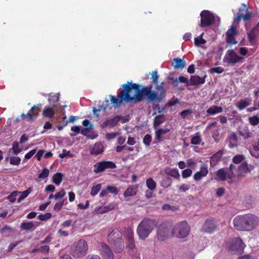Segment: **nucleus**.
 <instances>
[{
  "mask_svg": "<svg viewBox=\"0 0 259 259\" xmlns=\"http://www.w3.org/2000/svg\"><path fill=\"white\" fill-rule=\"evenodd\" d=\"M31 192L32 188L29 187L26 190L22 192H19V194H21V195L18 199V202L20 203L24 199L27 197Z\"/></svg>",
  "mask_w": 259,
  "mask_h": 259,
  "instance_id": "nucleus-40",
  "label": "nucleus"
},
{
  "mask_svg": "<svg viewBox=\"0 0 259 259\" xmlns=\"http://www.w3.org/2000/svg\"><path fill=\"white\" fill-rule=\"evenodd\" d=\"M122 233L117 228L113 229L108 235V241L115 244L121 241Z\"/></svg>",
  "mask_w": 259,
  "mask_h": 259,
  "instance_id": "nucleus-11",
  "label": "nucleus"
},
{
  "mask_svg": "<svg viewBox=\"0 0 259 259\" xmlns=\"http://www.w3.org/2000/svg\"><path fill=\"white\" fill-rule=\"evenodd\" d=\"M192 111L191 110H185L180 113V115L183 118H186L191 115Z\"/></svg>",
  "mask_w": 259,
  "mask_h": 259,
  "instance_id": "nucleus-64",
  "label": "nucleus"
},
{
  "mask_svg": "<svg viewBox=\"0 0 259 259\" xmlns=\"http://www.w3.org/2000/svg\"><path fill=\"white\" fill-rule=\"evenodd\" d=\"M237 34V31L234 26H232L231 28L228 30L226 32V39L228 43L231 44H236L237 41L234 40V36Z\"/></svg>",
  "mask_w": 259,
  "mask_h": 259,
  "instance_id": "nucleus-16",
  "label": "nucleus"
},
{
  "mask_svg": "<svg viewBox=\"0 0 259 259\" xmlns=\"http://www.w3.org/2000/svg\"><path fill=\"white\" fill-rule=\"evenodd\" d=\"M155 222L149 219H144L138 225L137 233L141 240H145L152 232L155 227Z\"/></svg>",
  "mask_w": 259,
  "mask_h": 259,
  "instance_id": "nucleus-3",
  "label": "nucleus"
},
{
  "mask_svg": "<svg viewBox=\"0 0 259 259\" xmlns=\"http://www.w3.org/2000/svg\"><path fill=\"white\" fill-rule=\"evenodd\" d=\"M223 111V108L221 107L218 106H212L209 108L207 110L206 112L209 115H214L217 113H221Z\"/></svg>",
  "mask_w": 259,
  "mask_h": 259,
  "instance_id": "nucleus-29",
  "label": "nucleus"
},
{
  "mask_svg": "<svg viewBox=\"0 0 259 259\" xmlns=\"http://www.w3.org/2000/svg\"><path fill=\"white\" fill-rule=\"evenodd\" d=\"M41 106L40 104H38L37 105H34L32 108L30 109L29 112L27 114H25L24 113H22L21 114V117L22 118H25L26 117L28 118V121H33L35 119L34 116H36L38 114L40 107Z\"/></svg>",
  "mask_w": 259,
  "mask_h": 259,
  "instance_id": "nucleus-12",
  "label": "nucleus"
},
{
  "mask_svg": "<svg viewBox=\"0 0 259 259\" xmlns=\"http://www.w3.org/2000/svg\"><path fill=\"white\" fill-rule=\"evenodd\" d=\"M19 194V192L14 191L11 193L8 196V199L11 202H14L16 200L17 195Z\"/></svg>",
  "mask_w": 259,
  "mask_h": 259,
  "instance_id": "nucleus-50",
  "label": "nucleus"
},
{
  "mask_svg": "<svg viewBox=\"0 0 259 259\" xmlns=\"http://www.w3.org/2000/svg\"><path fill=\"white\" fill-rule=\"evenodd\" d=\"M101 184H98L92 187L91 195L93 196L96 195L101 189Z\"/></svg>",
  "mask_w": 259,
  "mask_h": 259,
  "instance_id": "nucleus-44",
  "label": "nucleus"
},
{
  "mask_svg": "<svg viewBox=\"0 0 259 259\" xmlns=\"http://www.w3.org/2000/svg\"><path fill=\"white\" fill-rule=\"evenodd\" d=\"M251 169V166H249L246 162H243L238 168L237 175L240 177L244 176L246 174L250 172Z\"/></svg>",
  "mask_w": 259,
  "mask_h": 259,
  "instance_id": "nucleus-17",
  "label": "nucleus"
},
{
  "mask_svg": "<svg viewBox=\"0 0 259 259\" xmlns=\"http://www.w3.org/2000/svg\"><path fill=\"white\" fill-rule=\"evenodd\" d=\"M49 175V170L47 168H44L42 172L39 174L38 178L39 179H44L47 178Z\"/></svg>",
  "mask_w": 259,
  "mask_h": 259,
  "instance_id": "nucleus-51",
  "label": "nucleus"
},
{
  "mask_svg": "<svg viewBox=\"0 0 259 259\" xmlns=\"http://www.w3.org/2000/svg\"><path fill=\"white\" fill-rule=\"evenodd\" d=\"M124 235L126 239H131L134 238V231L131 228H126L124 230Z\"/></svg>",
  "mask_w": 259,
  "mask_h": 259,
  "instance_id": "nucleus-43",
  "label": "nucleus"
},
{
  "mask_svg": "<svg viewBox=\"0 0 259 259\" xmlns=\"http://www.w3.org/2000/svg\"><path fill=\"white\" fill-rule=\"evenodd\" d=\"M155 130V139L158 141H162L163 136L167 133L169 131V129L167 128H156Z\"/></svg>",
  "mask_w": 259,
  "mask_h": 259,
  "instance_id": "nucleus-24",
  "label": "nucleus"
},
{
  "mask_svg": "<svg viewBox=\"0 0 259 259\" xmlns=\"http://www.w3.org/2000/svg\"><path fill=\"white\" fill-rule=\"evenodd\" d=\"M215 228V224L212 220H207L202 226L201 230L204 232L211 233Z\"/></svg>",
  "mask_w": 259,
  "mask_h": 259,
  "instance_id": "nucleus-19",
  "label": "nucleus"
},
{
  "mask_svg": "<svg viewBox=\"0 0 259 259\" xmlns=\"http://www.w3.org/2000/svg\"><path fill=\"white\" fill-rule=\"evenodd\" d=\"M201 22L200 26L205 27L209 26L214 21L215 18L213 14L207 10H203L200 13Z\"/></svg>",
  "mask_w": 259,
  "mask_h": 259,
  "instance_id": "nucleus-7",
  "label": "nucleus"
},
{
  "mask_svg": "<svg viewBox=\"0 0 259 259\" xmlns=\"http://www.w3.org/2000/svg\"><path fill=\"white\" fill-rule=\"evenodd\" d=\"M62 178L63 175L60 172H57L53 177V182L58 186L61 183Z\"/></svg>",
  "mask_w": 259,
  "mask_h": 259,
  "instance_id": "nucleus-39",
  "label": "nucleus"
},
{
  "mask_svg": "<svg viewBox=\"0 0 259 259\" xmlns=\"http://www.w3.org/2000/svg\"><path fill=\"white\" fill-rule=\"evenodd\" d=\"M88 250V245L87 242L80 239L74 245L72 249V254L74 257H80L84 256Z\"/></svg>",
  "mask_w": 259,
  "mask_h": 259,
  "instance_id": "nucleus-5",
  "label": "nucleus"
},
{
  "mask_svg": "<svg viewBox=\"0 0 259 259\" xmlns=\"http://www.w3.org/2000/svg\"><path fill=\"white\" fill-rule=\"evenodd\" d=\"M245 246V244L240 238H236L232 240L229 248L234 253L240 254L243 252Z\"/></svg>",
  "mask_w": 259,
  "mask_h": 259,
  "instance_id": "nucleus-10",
  "label": "nucleus"
},
{
  "mask_svg": "<svg viewBox=\"0 0 259 259\" xmlns=\"http://www.w3.org/2000/svg\"><path fill=\"white\" fill-rule=\"evenodd\" d=\"M152 137L149 134L145 136L143 139V143L147 146H149L151 142Z\"/></svg>",
  "mask_w": 259,
  "mask_h": 259,
  "instance_id": "nucleus-63",
  "label": "nucleus"
},
{
  "mask_svg": "<svg viewBox=\"0 0 259 259\" xmlns=\"http://www.w3.org/2000/svg\"><path fill=\"white\" fill-rule=\"evenodd\" d=\"M55 113V111L53 108L46 107L44 109L42 115L44 117L52 118L54 116Z\"/></svg>",
  "mask_w": 259,
  "mask_h": 259,
  "instance_id": "nucleus-34",
  "label": "nucleus"
},
{
  "mask_svg": "<svg viewBox=\"0 0 259 259\" xmlns=\"http://www.w3.org/2000/svg\"><path fill=\"white\" fill-rule=\"evenodd\" d=\"M116 167V164L110 161H102L99 162L94 165V172L99 173L106 169H113Z\"/></svg>",
  "mask_w": 259,
  "mask_h": 259,
  "instance_id": "nucleus-9",
  "label": "nucleus"
},
{
  "mask_svg": "<svg viewBox=\"0 0 259 259\" xmlns=\"http://www.w3.org/2000/svg\"><path fill=\"white\" fill-rule=\"evenodd\" d=\"M251 103V100L248 99H241L238 101L236 106L239 110H242L246 107L248 106Z\"/></svg>",
  "mask_w": 259,
  "mask_h": 259,
  "instance_id": "nucleus-26",
  "label": "nucleus"
},
{
  "mask_svg": "<svg viewBox=\"0 0 259 259\" xmlns=\"http://www.w3.org/2000/svg\"><path fill=\"white\" fill-rule=\"evenodd\" d=\"M110 97L112 103L116 106L119 105L122 101H124L123 95L120 96V92L118 94V98L112 95H110Z\"/></svg>",
  "mask_w": 259,
  "mask_h": 259,
  "instance_id": "nucleus-32",
  "label": "nucleus"
},
{
  "mask_svg": "<svg viewBox=\"0 0 259 259\" xmlns=\"http://www.w3.org/2000/svg\"><path fill=\"white\" fill-rule=\"evenodd\" d=\"M239 133L240 135L242 136L245 139L250 138L252 136V134L250 132L248 127L246 126L240 128L239 130Z\"/></svg>",
  "mask_w": 259,
  "mask_h": 259,
  "instance_id": "nucleus-30",
  "label": "nucleus"
},
{
  "mask_svg": "<svg viewBox=\"0 0 259 259\" xmlns=\"http://www.w3.org/2000/svg\"><path fill=\"white\" fill-rule=\"evenodd\" d=\"M74 155L71 154L70 151H67L66 149H63L62 152L59 154V157L62 159L66 157H73Z\"/></svg>",
  "mask_w": 259,
  "mask_h": 259,
  "instance_id": "nucleus-46",
  "label": "nucleus"
},
{
  "mask_svg": "<svg viewBox=\"0 0 259 259\" xmlns=\"http://www.w3.org/2000/svg\"><path fill=\"white\" fill-rule=\"evenodd\" d=\"M203 34L204 33H202L200 36L194 38L195 46H200L201 45H204L205 44L206 40L202 38Z\"/></svg>",
  "mask_w": 259,
  "mask_h": 259,
  "instance_id": "nucleus-42",
  "label": "nucleus"
},
{
  "mask_svg": "<svg viewBox=\"0 0 259 259\" xmlns=\"http://www.w3.org/2000/svg\"><path fill=\"white\" fill-rule=\"evenodd\" d=\"M12 149L14 155H17L22 150V148L19 147V143L17 141L14 142L12 144Z\"/></svg>",
  "mask_w": 259,
  "mask_h": 259,
  "instance_id": "nucleus-41",
  "label": "nucleus"
},
{
  "mask_svg": "<svg viewBox=\"0 0 259 259\" xmlns=\"http://www.w3.org/2000/svg\"><path fill=\"white\" fill-rule=\"evenodd\" d=\"M65 194H66V192H65V190L64 189H62L61 191L56 193L54 195V198L56 200H57L59 198H61L63 197L65 195Z\"/></svg>",
  "mask_w": 259,
  "mask_h": 259,
  "instance_id": "nucleus-61",
  "label": "nucleus"
},
{
  "mask_svg": "<svg viewBox=\"0 0 259 259\" xmlns=\"http://www.w3.org/2000/svg\"><path fill=\"white\" fill-rule=\"evenodd\" d=\"M235 168L233 165L231 164L229 167L219 169L215 174L214 179L217 181H223L227 178L232 179L234 175L233 169Z\"/></svg>",
  "mask_w": 259,
  "mask_h": 259,
  "instance_id": "nucleus-6",
  "label": "nucleus"
},
{
  "mask_svg": "<svg viewBox=\"0 0 259 259\" xmlns=\"http://www.w3.org/2000/svg\"><path fill=\"white\" fill-rule=\"evenodd\" d=\"M224 154V150H221L218 151L217 153L214 154L210 159V166H214L220 160Z\"/></svg>",
  "mask_w": 259,
  "mask_h": 259,
  "instance_id": "nucleus-20",
  "label": "nucleus"
},
{
  "mask_svg": "<svg viewBox=\"0 0 259 259\" xmlns=\"http://www.w3.org/2000/svg\"><path fill=\"white\" fill-rule=\"evenodd\" d=\"M94 211L96 213L102 214V213L107 212V210H106L105 206H102L96 207L94 209Z\"/></svg>",
  "mask_w": 259,
  "mask_h": 259,
  "instance_id": "nucleus-57",
  "label": "nucleus"
},
{
  "mask_svg": "<svg viewBox=\"0 0 259 259\" xmlns=\"http://www.w3.org/2000/svg\"><path fill=\"white\" fill-rule=\"evenodd\" d=\"M229 147L231 148H234L237 145L238 137L234 133H231L228 136Z\"/></svg>",
  "mask_w": 259,
  "mask_h": 259,
  "instance_id": "nucleus-27",
  "label": "nucleus"
},
{
  "mask_svg": "<svg viewBox=\"0 0 259 259\" xmlns=\"http://www.w3.org/2000/svg\"><path fill=\"white\" fill-rule=\"evenodd\" d=\"M71 131L74 132V134L70 133V135L71 137H74L81 132L80 127L77 125L72 126L71 128Z\"/></svg>",
  "mask_w": 259,
  "mask_h": 259,
  "instance_id": "nucleus-53",
  "label": "nucleus"
},
{
  "mask_svg": "<svg viewBox=\"0 0 259 259\" xmlns=\"http://www.w3.org/2000/svg\"><path fill=\"white\" fill-rule=\"evenodd\" d=\"M249 122L252 125H256L259 123V115H254L248 118Z\"/></svg>",
  "mask_w": 259,
  "mask_h": 259,
  "instance_id": "nucleus-45",
  "label": "nucleus"
},
{
  "mask_svg": "<svg viewBox=\"0 0 259 259\" xmlns=\"http://www.w3.org/2000/svg\"><path fill=\"white\" fill-rule=\"evenodd\" d=\"M172 66L175 69L183 68L186 66L185 61L180 58H174L172 62Z\"/></svg>",
  "mask_w": 259,
  "mask_h": 259,
  "instance_id": "nucleus-28",
  "label": "nucleus"
},
{
  "mask_svg": "<svg viewBox=\"0 0 259 259\" xmlns=\"http://www.w3.org/2000/svg\"><path fill=\"white\" fill-rule=\"evenodd\" d=\"M205 82V78L199 76H192L190 79V84L195 85L203 84Z\"/></svg>",
  "mask_w": 259,
  "mask_h": 259,
  "instance_id": "nucleus-25",
  "label": "nucleus"
},
{
  "mask_svg": "<svg viewBox=\"0 0 259 259\" xmlns=\"http://www.w3.org/2000/svg\"><path fill=\"white\" fill-rule=\"evenodd\" d=\"M202 141V138L199 133H196L191 136V143L193 145H199Z\"/></svg>",
  "mask_w": 259,
  "mask_h": 259,
  "instance_id": "nucleus-35",
  "label": "nucleus"
},
{
  "mask_svg": "<svg viewBox=\"0 0 259 259\" xmlns=\"http://www.w3.org/2000/svg\"><path fill=\"white\" fill-rule=\"evenodd\" d=\"M171 184V180L169 178H165L161 182V186L164 188H168Z\"/></svg>",
  "mask_w": 259,
  "mask_h": 259,
  "instance_id": "nucleus-48",
  "label": "nucleus"
},
{
  "mask_svg": "<svg viewBox=\"0 0 259 259\" xmlns=\"http://www.w3.org/2000/svg\"><path fill=\"white\" fill-rule=\"evenodd\" d=\"M104 151L103 144L99 142L96 143L90 150V153L93 155H98L102 153Z\"/></svg>",
  "mask_w": 259,
  "mask_h": 259,
  "instance_id": "nucleus-18",
  "label": "nucleus"
},
{
  "mask_svg": "<svg viewBox=\"0 0 259 259\" xmlns=\"http://www.w3.org/2000/svg\"><path fill=\"white\" fill-rule=\"evenodd\" d=\"M91 139H94L97 138L98 134L97 132L93 131V130L90 131L89 132L87 133V135H84Z\"/></svg>",
  "mask_w": 259,
  "mask_h": 259,
  "instance_id": "nucleus-54",
  "label": "nucleus"
},
{
  "mask_svg": "<svg viewBox=\"0 0 259 259\" xmlns=\"http://www.w3.org/2000/svg\"><path fill=\"white\" fill-rule=\"evenodd\" d=\"M38 225L37 222L33 223L32 222H24L21 224L20 228L22 230H34Z\"/></svg>",
  "mask_w": 259,
  "mask_h": 259,
  "instance_id": "nucleus-23",
  "label": "nucleus"
},
{
  "mask_svg": "<svg viewBox=\"0 0 259 259\" xmlns=\"http://www.w3.org/2000/svg\"><path fill=\"white\" fill-rule=\"evenodd\" d=\"M256 37L255 29H252L248 33V39L251 45H254L256 43Z\"/></svg>",
  "mask_w": 259,
  "mask_h": 259,
  "instance_id": "nucleus-37",
  "label": "nucleus"
},
{
  "mask_svg": "<svg viewBox=\"0 0 259 259\" xmlns=\"http://www.w3.org/2000/svg\"><path fill=\"white\" fill-rule=\"evenodd\" d=\"M52 217L51 213H46L45 214H40L38 216V219L40 221H45L50 219Z\"/></svg>",
  "mask_w": 259,
  "mask_h": 259,
  "instance_id": "nucleus-59",
  "label": "nucleus"
},
{
  "mask_svg": "<svg viewBox=\"0 0 259 259\" xmlns=\"http://www.w3.org/2000/svg\"><path fill=\"white\" fill-rule=\"evenodd\" d=\"M244 157L243 155H237L233 158V161L235 164H238L243 161Z\"/></svg>",
  "mask_w": 259,
  "mask_h": 259,
  "instance_id": "nucleus-52",
  "label": "nucleus"
},
{
  "mask_svg": "<svg viewBox=\"0 0 259 259\" xmlns=\"http://www.w3.org/2000/svg\"><path fill=\"white\" fill-rule=\"evenodd\" d=\"M126 247L130 249L135 248V243L134 238L126 240Z\"/></svg>",
  "mask_w": 259,
  "mask_h": 259,
  "instance_id": "nucleus-55",
  "label": "nucleus"
},
{
  "mask_svg": "<svg viewBox=\"0 0 259 259\" xmlns=\"http://www.w3.org/2000/svg\"><path fill=\"white\" fill-rule=\"evenodd\" d=\"M82 123L83 126V128L81 130L80 133L82 135H87V133L93 129V125L88 119L84 120Z\"/></svg>",
  "mask_w": 259,
  "mask_h": 259,
  "instance_id": "nucleus-21",
  "label": "nucleus"
},
{
  "mask_svg": "<svg viewBox=\"0 0 259 259\" xmlns=\"http://www.w3.org/2000/svg\"><path fill=\"white\" fill-rule=\"evenodd\" d=\"M59 95L58 94H53V95H50L49 98V101L53 103L57 102L59 101Z\"/></svg>",
  "mask_w": 259,
  "mask_h": 259,
  "instance_id": "nucleus-56",
  "label": "nucleus"
},
{
  "mask_svg": "<svg viewBox=\"0 0 259 259\" xmlns=\"http://www.w3.org/2000/svg\"><path fill=\"white\" fill-rule=\"evenodd\" d=\"M208 174V165L206 164H203L201 165L200 170L194 175L193 179L196 181H199L203 178L206 177Z\"/></svg>",
  "mask_w": 259,
  "mask_h": 259,
  "instance_id": "nucleus-14",
  "label": "nucleus"
},
{
  "mask_svg": "<svg viewBox=\"0 0 259 259\" xmlns=\"http://www.w3.org/2000/svg\"><path fill=\"white\" fill-rule=\"evenodd\" d=\"M99 247L104 259H114L112 251L106 244L102 243Z\"/></svg>",
  "mask_w": 259,
  "mask_h": 259,
  "instance_id": "nucleus-15",
  "label": "nucleus"
},
{
  "mask_svg": "<svg viewBox=\"0 0 259 259\" xmlns=\"http://www.w3.org/2000/svg\"><path fill=\"white\" fill-rule=\"evenodd\" d=\"M137 193V188L133 186H130L124 192V197L134 196Z\"/></svg>",
  "mask_w": 259,
  "mask_h": 259,
  "instance_id": "nucleus-36",
  "label": "nucleus"
},
{
  "mask_svg": "<svg viewBox=\"0 0 259 259\" xmlns=\"http://www.w3.org/2000/svg\"><path fill=\"white\" fill-rule=\"evenodd\" d=\"M234 228L240 231H251L259 224L258 218L252 214L237 215L233 220Z\"/></svg>",
  "mask_w": 259,
  "mask_h": 259,
  "instance_id": "nucleus-2",
  "label": "nucleus"
},
{
  "mask_svg": "<svg viewBox=\"0 0 259 259\" xmlns=\"http://www.w3.org/2000/svg\"><path fill=\"white\" fill-rule=\"evenodd\" d=\"M164 121V118L161 116H156L154 119V126L155 128L160 125Z\"/></svg>",
  "mask_w": 259,
  "mask_h": 259,
  "instance_id": "nucleus-47",
  "label": "nucleus"
},
{
  "mask_svg": "<svg viewBox=\"0 0 259 259\" xmlns=\"http://www.w3.org/2000/svg\"><path fill=\"white\" fill-rule=\"evenodd\" d=\"M110 97L112 103L116 106L119 105L122 101H124L123 95L120 96V92L118 94V98L112 95H110Z\"/></svg>",
  "mask_w": 259,
  "mask_h": 259,
  "instance_id": "nucleus-31",
  "label": "nucleus"
},
{
  "mask_svg": "<svg viewBox=\"0 0 259 259\" xmlns=\"http://www.w3.org/2000/svg\"><path fill=\"white\" fill-rule=\"evenodd\" d=\"M192 174V170L190 169H186L182 171V175L183 178L189 177Z\"/></svg>",
  "mask_w": 259,
  "mask_h": 259,
  "instance_id": "nucleus-60",
  "label": "nucleus"
},
{
  "mask_svg": "<svg viewBox=\"0 0 259 259\" xmlns=\"http://www.w3.org/2000/svg\"><path fill=\"white\" fill-rule=\"evenodd\" d=\"M21 162V158L17 156H12L10 157V163L13 165H18Z\"/></svg>",
  "mask_w": 259,
  "mask_h": 259,
  "instance_id": "nucleus-49",
  "label": "nucleus"
},
{
  "mask_svg": "<svg viewBox=\"0 0 259 259\" xmlns=\"http://www.w3.org/2000/svg\"><path fill=\"white\" fill-rule=\"evenodd\" d=\"M243 59V57L238 56L234 50H231L227 51L224 61L228 64L234 65Z\"/></svg>",
  "mask_w": 259,
  "mask_h": 259,
  "instance_id": "nucleus-8",
  "label": "nucleus"
},
{
  "mask_svg": "<svg viewBox=\"0 0 259 259\" xmlns=\"http://www.w3.org/2000/svg\"><path fill=\"white\" fill-rule=\"evenodd\" d=\"M108 193H110L113 194H117L118 193V191L116 187L113 186H108L106 188Z\"/></svg>",
  "mask_w": 259,
  "mask_h": 259,
  "instance_id": "nucleus-58",
  "label": "nucleus"
},
{
  "mask_svg": "<svg viewBox=\"0 0 259 259\" xmlns=\"http://www.w3.org/2000/svg\"><path fill=\"white\" fill-rule=\"evenodd\" d=\"M224 69L222 67H217L211 68L210 69V72L211 73H221L224 71Z\"/></svg>",
  "mask_w": 259,
  "mask_h": 259,
  "instance_id": "nucleus-62",
  "label": "nucleus"
},
{
  "mask_svg": "<svg viewBox=\"0 0 259 259\" xmlns=\"http://www.w3.org/2000/svg\"><path fill=\"white\" fill-rule=\"evenodd\" d=\"M163 83L162 82L160 85L156 86V92L152 91L151 85L144 87L140 90L136 83L124 84L122 85L124 90L120 91V96L123 95V99L126 102H140L144 97H146V100L148 102H160L166 96V92L162 86Z\"/></svg>",
  "mask_w": 259,
  "mask_h": 259,
  "instance_id": "nucleus-1",
  "label": "nucleus"
},
{
  "mask_svg": "<svg viewBox=\"0 0 259 259\" xmlns=\"http://www.w3.org/2000/svg\"><path fill=\"white\" fill-rule=\"evenodd\" d=\"M146 185L148 189L152 191H153L156 187V182L151 178L146 180Z\"/></svg>",
  "mask_w": 259,
  "mask_h": 259,
  "instance_id": "nucleus-38",
  "label": "nucleus"
},
{
  "mask_svg": "<svg viewBox=\"0 0 259 259\" xmlns=\"http://www.w3.org/2000/svg\"><path fill=\"white\" fill-rule=\"evenodd\" d=\"M190 231V225L187 221H183L175 225L172 229L171 234L174 237L184 238L189 235Z\"/></svg>",
  "mask_w": 259,
  "mask_h": 259,
  "instance_id": "nucleus-4",
  "label": "nucleus"
},
{
  "mask_svg": "<svg viewBox=\"0 0 259 259\" xmlns=\"http://www.w3.org/2000/svg\"><path fill=\"white\" fill-rule=\"evenodd\" d=\"M119 119L120 118L118 116H116L112 119L107 120L102 123L101 127L103 128L106 127H112L117 124Z\"/></svg>",
  "mask_w": 259,
  "mask_h": 259,
  "instance_id": "nucleus-22",
  "label": "nucleus"
},
{
  "mask_svg": "<svg viewBox=\"0 0 259 259\" xmlns=\"http://www.w3.org/2000/svg\"><path fill=\"white\" fill-rule=\"evenodd\" d=\"M157 236L158 239L161 241H164L168 237L169 230L166 225L162 224L158 227Z\"/></svg>",
  "mask_w": 259,
  "mask_h": 259,
  "instance_id": "nucleus-13",
  "label": "nucleus"
},
{
  "mask_svg": "<svg viewBox=\"0 0 259 259\" xmlns=\"http://www.w3.org/2000/svg\"><path fill=\"white\" fill-rule=\"evenodd\" d=\"M165 172L176 179H179L180 176L178 168H167L165 169Z\"/></svg>",
  "mask_w": 259,
  "mask_h": 259,
  "instance_id": "nucleus-33",
  "label": "nucleus"
}]
</instances>
